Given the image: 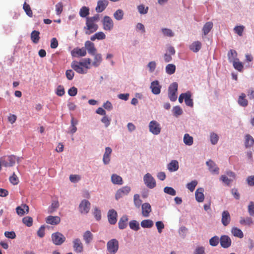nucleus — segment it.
Listing matches in <instances>:
<instances>
[{
    "instance_id": "21",
    "label": "nucleus",
    "mask_w": 254,
    "mask_h": 254,
    "mask_svg": "<svg viewBox=\"0 0 254 254\" xmlns=\"http://www.w3.org/2000/svg\"><path fill=\"white\" fill-rule=\"evenodd\" d=\"M206 165L208 166L209 170L213 174H219V168L217 166L216 164L211 160L206 162Z\"/></svg>"
},
{
    "instance_id": "16",
    "label": "nucleus",
    "mask_w": 254,
    "mask_h": 254,
    "mask_svg": "<svg viewBox=\"0 0 254 254\" xmlns=\"http://www.w3.org/2000/svg\"><path fill=\"white\" fill-rule=\"evenodd\" d=\"M150 88L152 93L155 95H158L160 94L161 92V86L159 84V82L158 80H155L151 82Z\"/></svg>"
},
{
    "instance_id": "34",
    "label": "nucleus",
    "mask_w": 254,
    "mask_h": 254,
    "mask_svg": "<svg viewBox=\"0 0 254 254\" xmlns=\"http://www.w3.org/2000/svg\"><path fill=\"white\" fill-rule=\"evenodd\" d=\"M40 32L38 31L34 30L31 33V40L35 44L39 42L40 39Z\"/></svg>"
},
{
    "instance_id": "19",
    "label": "nucleus",
    "mask_w": 254,
    "mask_h": 254,
    "mask_svg": "<svg viewBox=\"0 0 254 254\" xmlns=\"http://www.w3.org/2000/svg\"><path fill=\"white\" fill-rule=\"evenodd\" d=\"M108 0H100L97 2L96 11L97 12H101L105 10L108 5Z\"/></svg>"
},
{
    "instance_id": "40",
    "label": "nucleus",
    "mask_w": 254,
    "mask_h": 254,
    "mask_svg": "<svg viewBox=\"0 0 254 254\" xmlns=\"http://www.w3.org/2000/svg\"><path fill=\"white\" fill-rule=\"evenodd\" d=\"M91 60L90 58L84 59L82 62H79V64L82 67H84L87 70V69L90 68Z\"/></svg>"
},
{
    "instance_id": "18",
    "label": "nucleus",
    "mask_w": 254,
    "mask_h": 254,
    "mask_svg": "<svg viewBox=\"0 0 254 254\" xmlns=\"http://www.w3.org/2000/svg\"><path fill=\"white\" fill-rule=\"evenodd\" d=\"M29 210V206L26 204H22L16 208L17 214L20 216H23L25 213H28Z\"/></svg>"
},
{
    "instance_id": "32",
    "label": "nucleus",
    "mask_w": 254,
    "mask_h": 254,
    "mask_svg": "<svg viewBox=\"0 0 254 254\" xmlns=\"http://www.w3.org/2000/svg\"><path fill=\"white\" fill-rule=\"evenodd\" d=\"M83 238L86 244H89L93 240V235L89 231H86L83 235Z\"/></svg>"
},
{
    "instance_id": "48",
    "label": "nucleus",
    "mask_w": 254,
    "mask_h": 254,
    "mask_svg": "<svg viewBox=\"0 0 254 254\" xmlns=\"http://www.w3.org/2000/svg\"><path fill=\"white\" fill-rule=\"evenodd\" d=\"M23 8L25 11L26 14L30 17L33 16V12L31 9L30 5L26 3V2L24 3Z\"/></svg>"
},
{
    "instance_id": "55",
    "label": "nucleus",
    "mask_w": 254,
    "mask_h": 254,
    "mask_svg": "<svg viewBox=\"0 0 254 254\" xmlns=\"http://www.w3.org/2000/svg\"><path fill=\"white\" fill-rule=\"evenodd\" d=\"M164 191L165 193L169 194L172 196H174L176 194V190L173 188L169 187H165L164 189Z\"/></svg>"
},
{
    "instance_id": "53",
    "label": "nucleus",
    "mask_w": 254,
    "mask_h": 254,
    "mask_svg": "<svg viewBox=\"0 0 254 254\" xmlns=\"http://www.w3.org/2000/svg\"><path fill=\"white\" fill-rule=\"evenodd\" d=\"M133 201L134 205L136 207L139 208L140 206L142 201L140 199V196L139 194H135L134 195Z\"/></svg>"
},
{
    "instance_id": "24",
    "label": "nucleus",
    "mask_w": 254,
    "mask_h": 254,
    "mask_svg": "<svg viewBox=\"0 0 254 254\" xmlns=\"http://www.w3.org/2000/svg\"><path fill=\"white\" fill-rule=\"evenodd\" d=\"M112 152V149L109 147L105 148V152L103 155V161L105 164H108L110 161V155Z\"/></svg>"
},
{
    "instance_id": "25",
    "label": "nucleus",
    "mask_w": 254,
    "mask_h": 254,
    "mask_svg": "<svg viewBox=\"0 0 254 254\" xmlns=\"http://www.w3.org/2000/svg\"><path fill=\"white\" fill-rule=\"evenodd\" d=\"M203 191V189L201 188L197 189L195 191V196L197 201L199 202L203 201L204 199Z\"/></svg>"
},
{
    "instance_id": "54",
    "label": "nucleus",
    "mask_w": 254,
    "mask_h": 254,
    "mask_svg": "<svg viewBox=\"0 0 254 254\" xmlns=\"http://www.w3.org/2000/svg\"><path fill=\"white\" fill-rule=\"evenodd\" d=\"M220 242V239L217 236L211 238L209 240V244L212 246H216Z\"/></svg>"
},
{
    "instance_id": "11",
    "label": "nucleus",
    "mask_w": 254,
    "mask_h": 254,
    "mask_svg": "<svg viewBox=\"0 0 254 254\" xmlns=\"http://www.w3.org/2000/svg\"><path fill=\"white\" fill-rule=\"evenodd\" d=\"M71 67L78 73L85 74L87 72V70L82 67L81 65L79 64V62L73 61L71 64Z\"/></svg>"
},
{
    "instance_id": "15",
    "label": "nucleus",
    "mask_w": 254,
    "mask_h": 254,
    "mask_svg": "<svg viewBox=\"0 0 254 254\" xmlns=\"http://www.w3.org/2000/svg\"><path fill=\"white\" fill-rule=\"evenodd\" d=\"M86 54L87 52L84 47L76 48L71 51L72 56L75 57H84Z\"/></svg>"
},
{
    "instance_id": "9",
    "label": "nucleus",
    "mask_w": 254,
    "mask_h": 254,
    "mask_svg": "<svg viewBox=\"0 0 254 254\" xmlns=\"http://www.w3.org/2000/svg\"><path fill=\"white\" fill-rule=\"evenodd\" d=\"M103 29L105 30L111 31L114 27V22L113 20L108 16H105L103 21Z\"/></svg>"
},
{
    "instance_id": "27",
    "label": "nucleus",
    "mask_w": 254,
    "mask_h": 254,
    "mask_svg": "<svg viewBox=\"0 0 254 254\" xmlns=\"http://www.w3.org/2000/svg\"><path fill=\"white\" fill-rule=\"evenodd\" d=\"M238 104L242 107H246L248 105V101L246 99V95L245 93H242L239 97L238 100Z\"/></svg>"
},
{
    "instance_id": "58",
    "label": "nucleus",
    "mask_w": 254,
    "mask_h": 254,
    "mask_svg": "<svg viewBox=\"0 0 254 254\" xmlns=\"http://www.w3.org/2000/svg\"><path fill=\"white\" fill-rule=\"evenodd\" d=\"M162 32L164 35L168 37H173L174 35V32L170 29L168 28H162L161 29Z\"/></svg>"
},
{
    "instance_id": "14",
    "label": "nucleus",
    "mask_w": 254,
    "mask_h": 254,
    "mask_svg": "<svg viewBox=\"0 0 254 254\" xmlns=\"http://www.w3.org/2000/svg\"><path fill=\"white\" fill-rule=\"evenodd\" d=\"M231 216L227 210L223 211L222 213L221 222L225 227L227 226L231 222Z\"/></svg>"
},
{
    "instance_id": "61",
    "label": "nucleus",
    "mask_w": 254,
    "mask_h": 254,
    "mask_svg": "<svg viewBox=\"0 0 254 254\" xmlns=\"http://www.w3.org/2000/svg\"><path fill=\"white\" fill-rule=\"evenodd\" d=\"M137 9L139 12L140 14H144L147 13L148 10V7L145 8L144 5L141 4L137 6Z\"/></svg>"
},
{
    "instance_id": "62",
    "label": "nucleus",
    "mask_w": 254,
    "mask_h": 254,
    "mask_svg": "<svg viewBox=\"0 0 254 254\" xmlns=\"http://www.w3.org/2000/svg\"><path fill=\"white\" fill-rule=\"evenodd\" d=\"M219 137L215 133H211L210 134V140L212 144H216L218 141Z\"/></svg>"
},
{
    "instance_id": "33",
    "label": "nucleus",
    "mask_w": 254,
    "mask_h": 254,
    "mask_svg": "<svg viewBox=\"0 0 254 254\" xmlns=\"http://www.w3.org/2000/svg\"><path fill=\"white\" fill-rule=\"evenodd\" d=\"M94 61L92 64L94 67H98L102 61V56L100 54H95L94 55Z\"/></svg>"
},
{
    "instance_id": "64",
    "label": "nucleus",
    "mask_w": 254,
    "mask_h": 254,
    "mask_svg": "<svg viewBox=\"0 0 254 254\" xmlns=\"http://www.w3.org/2000/svg\"><path fill=\"white\" fill-rule=\"evenodd\" d=\"M248 212L250 216H254V202L251 201L248 205Z\"/></svg>"
},
{
    "instance_id": "44",
    "label": "nucleus",
    "mask_w": 254,
    "mask_h": 254,
    "mask_svg": "<svg viewBox=\"0 0 254 254\" xmlns=\"http://www.w3.org/2000/svg\"><path fill=\"white\" fill-rule=\"evenodd\" d=\"M89 14V9L86 6H83L79 11V15L81 17H86Z\"/></svg>"
},
{
    "instance_id": "6",
    "label": "nucleus",
    "mask_w": 254,
    "mask_h": 254,
    "mask_svg": "<svg viewBox=\"0 0 254 254\" xmlns=\"http://www.w3.org/2000/svg\"><path fill=\"white\" fill-rule=\"evenodd\" d=\"M149 131L155 135L159 134L161 132L160 125L156 121H152L149 125Z\"/></svg>"
},
{
    "instance_id": "2",
    "label": "nucleus",
    "mask_w": 254,
    "mask_h": 254,
    "mask_svg": "<svg viewBox=\"0 0 254 254\" xmlns=\"http://www.w3.org/2000/svg\"><path fill=\"white\" fill-rule=\"evenodd\" d=\"M84 29L85 34L90 35L97 30L98 25L96 23L86 19V26Z\"/></svg>"
},
{
    "instance_id": "10",
    "label": "nucleus",
    "mask_w": 254,
    "mask_h": 254,
    "mask_svg": "<svg viewBox=\"0 0 254 254\" xmlns=\"http://www.w3.org/2000/svg\"><path fill=\"white\" fill-rule=\"evenodd\" d=\"M90 203L89 201L84 199L82 200L79 206V211L83 214H87L90 209Z\"/></svg>"
},
{
    "instance_id": "59",
    "label": "nucleus",
    "mask_w": 254,
    "mask_h": 254,
    "mask_svg": "<svg viewBox=\"0 0 254 254\" xmlns=\"http://www.w3.org/2000/svg\"><path fill=\"white\" fill-rule=\"evenodd\" d=\"M57 15H60L63 10V4L62 2H58L55 6Z\"/></svg>"
},
{
    "instance_id": "7",
    "label": "nucleus",
    "mask_w": 254,
    "mask_h": 254,
    "mask_svg": "<svg viewBox=\"0 0 254 254\" xmlns=\"http://www.w3.org/2000/svg\"><path fill=\"white\" fill-rule=\"evenodd\" d=\"M143 180L146 186L150 189H153L156 186V181L149 173L144 175Z\"/></svg>"
},
{
    "instance_id": "43",
    "label": "nucleus",
    "mask_w": 254,
    "mask_h": 254,
    "mask_svg": "<svg viewBox=\"0 0 254 254\" xmlns=\"http://www.w3.org/2000/svg\"><path fill=\"white\" fill-rule=\"evenodd\" d=\"M141 226L143 228H151L153 226V222L150 219L144 220L141 222Z\"/></svg>"
},
{
    "instance_id": "60",
    "label": "nucleus",
    "mask_w": 254,
    "mask_h": 254,
    "mask_svg": "<svg viewBox=\"0 0 254 254\" xmlns=\"http://www.w3.org/2000/svg\"><path fill=\"white\" fill-rule=\"evenodd\" d=\"M174 116L178 117L183 113V111L180 107L177 106L173 108V109Z\"/></svg>"
},
{
    "instance_id": "12",
    "label": "nucleus",
    "mask_w": 254,
    "mask_h": 254,
    "mask_svg": "<svg viewBox=\"0 0 254 254\" xmlns=\"http://www.w3.org/2000/svg\"><path fill=\"white\" fill-rule=\"evenodd\" d=\"M84 48L86 50H87L88 54L91 55H94L96 53L97 49L94 44L90 41L85 42Z\"/></svg>"
},
{
    "instance_id": "17",
    "label": "nucleus",
    "mask_w": 254,
    "mask_h": 254,
    "mask_svg": "<svg viewBox=\"0 0 254 254\" xmlns=\"http://www.w3.org/2000/svg\"><path fill=\"white\" fill-rule=\"evenodd\" d=\"M73 247L77 253H81L83 250V244L79 239H75L73 241Z\"/></svg>"
},
{
    "instance_id": "28",
    "label": "nucleus",
    "mask_w": 254,
    "mask_h": 254,
    "mask_svg": "<svg viewBox=\"0 0 254 254\" xmlns=\"http://www.w3.org/2000/svg\"><path fill=\"white\" fill-rule=\"evenodd\" d=\"M231 232L232 235L236 237H238L240 239H242L244 237L243 232L240 229L237 227H232Z\"/></svg>"
},
{
    "instance_id": "31",
    "label": "nucleus",
    "mask_w": 254,
    "mask_h": 254,
    "mask_svg": "<svg viewBox=\"0 0 254 254\" xmlns=\"http://www.w3.org/2000/svg\"><path fill=\"white\" fill-rule=\"evenodd\" d=\"M128 221V218L127 215L123 216L120 219L118 225L119 228L120 229H124L127 226V222Z\"/></svg>"
},
{
    "instance_id": "63",
    "label": "nucleus",
    "mask_w": 254,
    "mask_h": 254,
    "mask_svg": "<svg viewBox=\"0 0 254 254\" xmlns=\"http://www.w3.org/2000/svg\"><path fill=\"white\" fill-rule=\"evenodd\" d=\"M220 180L227 186H230L232 182V179H228V178L225 175H222L220 177Z\"/></svg>"
},
{
    "instance_id": "45",
    "label": "nucleus",
    "mask_w": 254,
    "mask_h": 254,
    "mask_svg": "<svg viewBox=\"0 0 254 254\" xmlns=\"http://www.w3.org/2000/svg\"><path fill=\"white\" fill-rule=\"evenodd\" d=\"M129 226L130 228L134 231H138L139 227V223L136 220H131L129 223Z\"/></svg>"
},
{
    "instance_id": "30",
    "label": "nucleus",
    "mask_w": 254,
    "mask_h": 254,
    "mask_svg": "<svg viewBox=\"0 0 254 254\" xmlns=\"http://www.w3.org/2000/svg\"><path fill=\"white\" fill-rule=\"evenodd\" d=\"M213 26L212 22L209 21L205 23L202 28V32L204 35H206L211 31Z\"/></svg>"
},
{
    "instance_id": "46",
    "label": "nucleus",
    "mask_w": 254,
    "mask_h": 254,
    "mask_svg": "<svg viewBox=\"0 0 254 254\" xmlns=\"http://www.w3.org/2000/svg\"><path fill=\"white\" fill-rule=\"evenodd\" d=\"M59 206V203L58 201L55 200L53 201L51 205V206L49 208L48 212L49 213H52L54 211H56V209H57Z\"/></svg>"
},
{
    "instance_id": "57",
    "label": "nucleus",
    "mask_w": 254,
    "mask_h": 254,
    "mask_svg": "<svg viewBox=\"0 0 254 254\" xmlns=\"http://www.w3.org/2000/svg\"><path fill=\"white\" fill-rule=\"evenodd\" d=\"M93 215L96 220L99 221L101 219V211L97 207L94 208Z\"/></svg>"
},
{
    "instance_id": "13",
    "label": "nucleus",
    "mask_w": 254,
    "mask_h": 254,
    "mask_svg": "<svg viewBox=\"0 0 254 254\" xmlns=\"http://www.w3.org/2000/svg\"><path fill=\"white\" fill-rule=\"evenodd\" d=\"M231 240L227 235H223L220 238V245L223 248H228L231 245Z\"/></svg>"
},
{
    "instance_id": "51",
    "label": "nucleus",
    "mask_w": 254,
    "mask_h": 254,
    "mask_svg": "<svg viewBox=\"0 0 254 254\" xmlns=\"http://www.w3.org/2000/svg\"><path fill=\"white\" fill-rule=\"evenodd\" d=\"M245 29V26L243 25L236 26L234 28V31L235 33L237 34L239 36H242Z\"/></svg>"
},
{
    "instance_id": "39",
    "label": "nucleus",
    "mask_w": 254,
    "mask_h": 254,
    "mask_svg": "<svg viewBox=\"0 0 254 254\" xmlns=\"http://www.w3.org/2000/svg\"><path fill=\"white\" fill-rule=\"evenodd\" d=\"M240 223L242 225L251 226L253 223V221L251 217H248L245 218L242 217L240 218Z\"/></svg>"
},
{
    "instance_id": "29",
    "label": "nucleus",
    "mask_w": 254,
    "mask_h": 254,
    "mask_svg": "<svg viewBox=\"0 0 254 254\" xmlns=\"http://www.w3.org/2000/svg\"><path fill=\"white\" fill-rule=\"evenodd\" d=\"M201 48V43L200 42L197 41L193 42L190 46V49L191 51L194 53H196L199 51Z\"/></svg>"
},
{
    "instance_id": "20",
    "label": "nucleus",
    "mask_w": 254,
    "mask_h": 254,
    "mask_svg": "<svg viewBox=\"0 0 254 254\" xmlns=\"http://www.w3.org/2000/svg\"><path fill=\"white\" fill-rule=\"evenodd\" d=\"M117 213L114 209L110 210L108 214V218L109 222L111 224H115L116 223L117 219Z\"/></svg>"
},
{
    "instance_id": "5",
    "label": "nucleus",
    "mask_w": 254,
    "mask_h": 254,
    "mask_svg": "<svg viewBox=\"0 0 254 254\" xmlns=\"http://www.w3.org/2000/svg\"><path fill=\"white\" fill-rule=\"evenodd\" d=\"M107 248L110 253H116L119 249V242L116 239H112L108 242Z\"/></svg>"
},
{
    "instance_id": "8",
    "label": "nucleus",
    "mask_w": 254,
    "mask_h": 254,
    "mask_svg": "<svg viewBox=\"0 0 254 254\" xmlns=\"http://www.w3.org/2000/svg\"><path fill=\"white\" fill-rule=\"evenodd\" d=\"M131 189L130 187L125 186L119 189L116 193L115 198L117 200L122 198L124 196L127 195L130 191Z\"/></svg>"
},
{
    "instance_id": "22",
    "label": "nucleus",
    "mask_w": 254,
    "mask_h": 254,
    "mask_svg": "<svg viewBox=\"0 0 254 254\" xmlns=\"http://www.w3.org/2000/svg\"><path fill=\"white\" fill-rule=\"evenodd\" d=\"M47 223L51 225H57L61 222V219L59 216H49L46 219Z\"/></svg>"
},
{
    "instance_id": "4",
    "label": "nucleus",
    "mask_w": 254,
    "mask_h": 254,
    "mask_svg": "<svg viewBox=\"0 0 254 254\" xmlns=\"http://www.w3.org/2000/svg\"><path fill=\"white\" fill-rule=\"evenodd\" d=\"M51 239L53 243L56 245H61L65 241V237L59 232L52 234Z\"/></svg>"
},
{
    "instance_id": "41",
    "label": "nucleus",
    "mask_w": 254,
    "mask_h": 254,
    "mask_svg": "<svg viewBox=\"0 0 254 254\" xmlns=\"http://www.w3.org/2000/svg\"><path fill=\"white\" fill-rule=\"evenodd\" d=\"M184 142L187 145H191L193 144V137L188 133H186L184 136Z\"/></svg>"
},
{
    "instance_id": "37",
    "label": "nucleus",
    "mask_w": 254,
    "mask_h": 254,
    "mask_svg": "<svg viewBox=\"0 0 254 254\" xmlns=\"http://www.w3.org/2000/svg\"><path fill=\"white\" fill-rule=\"evenodd\" d=\"M106 38L105 34L103 32H99L95 33L94 35L90 37V40L92 41L97 40H103Z\"/></svg>"
},
{
    "instance_id": "23",
    "label": "nucleus",
    "mask_w": 254,
    "mask_h": 254,
    "mask_svg": "<svg viewBox=\"0 0 254 254\" xmlns=\"http://www.w3.org/2000/svg\"><path fill=\"white\" fill-rule=\"evenodd\" d=\"M152 209L149 203H144L142 205V214L144 217H148Z\"/></svg>"
},
{
    "instance_id": "42",
    "label": "nucleus",
    "mask_w": 254,
    "mask_h": 254,
    "mask_svg": "<svg viewBox=\"0 0 254 254\" xmlns=\"http://www.w3.org/2000/svg\"><path fill=\"white\" fill-rule=\"evenodd\" d=\"M166 72L167 74L171 75L175 72L176 66L174 64H168L165 68Z\"/></svg>"
},
{
    "instance_id": "56",
    "label": "nucleus",
    "mask_w": 254,
    "mask_h": 254,
    "mask_svg": "<svg viewBox=\"0 0 254 254\" xmlns=\"http://www.w3.org/2000/svg\"><path fill=\"white\" fill-rule=\"evenodd\" d=\"M9 180L13 185H16L19 183L18 178L14 173H13L12 175L9 177Z\"/></svg>"
},
{
    "instance_id": "49",
    "label": "nucleus",
    "mask_w": 254,
    "mask_h": 254,
    "mask_svg": "<svg viewBox=\"0 0 254 254\" xmlns=\"http://www.w3.org/2000/svg\"><path fill=\"white\" fill-rule=\"evenodd\" d=\"M22 222L27 227H31L33 224V219L31 217L26 216L23 218Z\"/></svg>"
},
{
    "instance_id": "52",
    "label": "nucleus",
    "mask_w": 254,
    "mask_h": 254,
    "mask_svg": "<svg viewBox=\"0 0 254 254\" xmlns=\"http://www.w3.org/2000/svg\"><path fill=\"white\" fill-rule=\"evenodd\" d=\"M197 185V182L196 180L192 181L191 182L187 184V188L190 191L192 192L194 190Z\"/></svg>"
},
{
    "instance_id": "47",
    "label": "nucleus",
    "mask_w": 254,
    "mask_h": 254,
    "mask_svg": "<svg viewBox=\"0 0 254 254\" xmlns=\"http://www.w3.org/2000/svg\"><path fill=\"white\" fill-rule=\"evenodd\" d=\"M185 102L187 106L191 107H193V103L192 100L191 99V94L190 92H187Z\"/></svg>"
},
{
    "instance_id": "50",
    "label": "nucleus",
    "mask_w": 254,
    "mask_h": 254,
    "mask_svg": "<svg viewBox=\"0 0 254 254\" xmlns=\"http://www.w3.org/2000/svg\"><path fill=\"white\" fill-rule=\"evenodd\" d=\"M124 11L122 9H118L114 14V18L117 20H121L123 18Z\"/></svg>"
},
{
    "instance_id": "3",
    "label": "nucleus",
    "mask_w": 254,
    "mask_h": 254,
    "mask_svg": "<svg viewBox=\"0 0 254 254\" xmlns=\"http://www.w3.org/2000/svg\"><path fill=\"white\" fill-rule=\"evenodd\" d=\"M178 90V84L177 82L172 83L168 89V96L171 101H175L177 98L176 93Z\"/></svg>"
},
{
    "instance_id": "26",
    "label": "nucleus",
    "mask_w": 254,
    "mask_h": 254,
    "mask_svg": "<svg viewBox=\"0 0 254 254\" xmlns=\"http://www.w3.org/2000/svg\"><path fill=\"white\" fill-rule=\"evenodd\" d=\"M179 163L177 160H172L167 165V168L170 172H175L179 169Z\"/></svg>"
},
{
    "instance_id": "36",
    "label": "nucleus",
    "mask_w": 254,
    "mask_h": 254,
    "mask_svg": "<svg viewBox=\"0 0 254 254\" xmlns=\"http://www.w3.org/2000/svg\"><path fill=\"white\" fill-rule=\"evenodd\" d=\"M245 144L247 148L251 147L254 144V139L250 134L246 135Z\"/></svg>"
},
{
    "instance_id": "38",
    "label": "nucleus",
    "mask_w": 254,
    "mask_h": 254,
    "mask_svg": "<svg viewBox=\"0 0 254 254\" xmlns=\"http://www.w3.org/2000/svg\"><path fill=\"white\" fill-rule=\"evenodd\" d=\"M234 67L240 72H242L243 70L244 65L242 62H240L238 59H236L234 61L233 63Z\"/></svg>"
},
{
    "instance_id": "35",
    "label": "nucleus",
    "mask_w": 254,
    "mask_h": 254,
    "mask_svg": "<svg viewBox=\"0 0 254 254\" xmlns=\"http://www.w3.org/2000/svg\"><path fill=\"white\" fill-rule=\"evenodd\" d=\"M111 181L114 184L121 185L123 184L122 178L117 174H113L112 175Z\"/></svg>"
},
{
    "instance_id": "1",
    "label": "nucleus",
    "mask_w": 254,
    "mask_h": 254,
    "mask_svg": "<svg viewBox=\"0 0 254 254\" xmlns=\"http://www.w3.org/2000/svg\"><path fill=\"white\" fill-rule=\"evenodd\" d=\"M16 159V156L14 155H5L0 158V163L2 167H10L14 165Z\"/></svg>"
}]
</instances>
